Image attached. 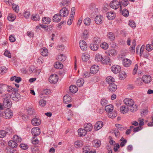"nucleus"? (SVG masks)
<instances>
[{
	"label": "nucleus",
	"instance_id": "obj_63",
	"mask_svg": "<svg viewBox=\"0 0 153 153\" xmlns=\"http://www.w3.org/2000/svg\"><path fill=\"white\" fill-rule=\"evenodd\" d=\"M31 18L33 21H39V16L38 15L36 14L33 16Z\"/></svg>",
	"mask_w": 153,
	"mask_h": 153
},
{
	"label": "nucleus",
	"instance_id": "obj_24",
	"mask_svg": "<svg viewBox=\"0 0 153 153\" xmlns=\"http://www.w3.org/2000/svg\"><path fill=\"white\" fill-rule=\"evenodd\" d=\"M107 37L110 41H113L115 38V34L112 32H108L107 34Z\"/></svg>",
	"mask_w": 153,
	"mask_h": 153
},
{
	"label": "nucleus",
	"instance_id": "obj_9",
	"mask_svg": "<svg viewBox=\"0 0 153 153\" xmlns=\"http://www.w3.org/2000/svg\"><path fill=\"white\" fill-rule=\"evenodd\" d=\"M112 71L115 74L121 71V67L118 65H113L111 68Z\"/></svg>",
	"mask_w": 153,
	"mask_h": 153
},
{
	"label": "nucleus",
	"instance_id": "obj_51",
	"mask_svg": "<svg viewBox=\"0 0 153 153\" xmlns=\"http://www.w3.org/2000/svg\"><path fill=\"white\" fill-rule=\"evenodd\" d=\"M84 22L86 25H88L90 24L91 19L89 18H87L84 19Z\"/></svg>",
	"mask_w": 153,
	"mask_h": 153
},
{
	"label": "nucleus",
	"instance_id": "obj_19",
	"mask_svg": "<svg viewBox=\"0 0 153 153\" xmlns=\"http://www.w3.org/2000/svg\"><path fill=\"white\" fill-rule=\"evenodd\" d=\"M83 142L81 140H77L74 143V146L77 148L81 147L83 145Z\"/></svg>",
	"mask_w": 153,
	"mask_h": 153
},
{
	"label": "nucleus",
	"instance_id": "obj_7",
	"mask_svg": "<svg viewBox=\"0 0 153 153\" xmlns=\"http://www.w3.org/2000/svg\"><path fill=\"white\" fill-rule=\"evenodd\" d=\"M68 11L66 7L62 8L60 11L59 14L61 17H66L68 15Z\"/></svg>",
	"mask_w": 153,
	"mask_h": 153
},
{
	"label": "nucleus",
	"instance_id": "obj_21",
	"mask_svg": "<svg viewBox=\"0 0 153 153\" xmlns=\"http://www.w3.org/2000/svg\"><path fill=\"white\" fill-rule=\"evenodd\" d=\"M78 135L80 137L85 136L87 134V132L84 129L79 128L78 130Z\"/></svg>",
	"mask_w": 153,
	"mask_h": 153
},
{
	"label": "nucleus",
	"instance_id": "obj_54",
	"mask_svg": "<svg viewBox=\"0 0 153 153\" xmlns=\"http://www.w3.org/2000/svg\"><path fill=\"white\" fill-rule=\"evenodd\" d=\"M153 49V46L150 44H147L146 46V49L148 51H151Z\"/></svg>",
	"mask_w": 153,
	"mask_h": 153
},
{
	"label": "nucleus",
	"instance_id": "obj_2",
	"mask_svg": "<svg viewBox=\"0 0 153 153\" xmlns=\"http://www.w3.org/2000/svg\"><path fill=\"white\" fill-rule=\"evenodd\" d=\"M3 102V106L5 108H9L11 106L12 103L10 98H8V96H7V94L4 97Z\"/></svg>",
	"mask_w": 153,
	"mask_h": 153
},
{
	"label": "nucleus",
	"instance_id": "obj_34",
	"mask_svg": "<svg viewBox=\"0 0 153 153\" xmlns=\"http://www.w3.org/2000/svg\"><path fill=\"white\" fill-rule=\"evenodd\" d=\"M51 19L48 17H44L42 18V22L44 24H49L51 22Z\"/></svg>",
	"mask_w": 153,
	"mask_h": 153
},
{
	"label": "nucleus",
	"instance_id": "obj_37",
	"mask_svg": "<svg viewBox=\"0 0 153 153\" xmlns=\"http://www.w3.org/2000/svg\"><path fill=\"white\" fill-rule=\"evenodd\" d=\"M103 57L101 55L97 53L95 56V60L97 62H102Z\"/></svg>",
	"mask_w": 153,
	"mask_h": 153
},
{
	"label": "nucleus",
	"instance_id": "obj_26",
	"mask_svg": "<svg viewBox=\"0 0 153 153\" xmlns=\"http://www.w3.org/2000/svg\"><path fill=\"white\" fill-rule=\"evenodd\" d=\"M114 78L111 76H108L106 78V82L109 85L114 83Z\"/></svg>",
	"mask_w": 153,
	"mask_h": 153
},
{
	"label": "nucleus",
	"instance_id": "obj_48",
	"mask_svg": "<svg viewBox=\"0 0 153 153\" xmlns=\"http://www.w3.org/2000/svg\"><path fill=\"white\" fill-rule=\"evenodd\" d=\"M100 46L103 49L106 50L108 48V45L106 42H104L100 45Z\"/></svg>",
	"mask_w": 153,
	"mask_h": 153
},
{
	"label": "nucleus",
	"instance_id": "obj_3",
	"mask_svg": "<svg viewBox=\"0 0 153 153\" xmlns=\"http://www.w3.org/2000/svg\"><path fill=\"white\" fill-rule=\"evenodd\" d=\"M17 91V90L15 91L14 93H12L10 95L7 94V96H8L9 98H11L13 100L15 101H18L20 98L21 96L19 94L16 92Z\"/></svg>",
	"mask_w": 153,
	"mask_h": 153
},
{
	"label": "nucleus",
	"instance_id": "obj_40",
	"mask_svg": "<svg viewBox=\"0 0 153 153\" xmlns=\"http://www.w3.org/2000/svg\"><path fill=\"white\" fill-rule=\"evenodd\" d=\"M48 51L47 49L43 48L41 50V54L43 56H46L48 55Z\"/></svg>",
	"mask_w": 153,
	"mask_h": 153
},
{
	"label": "nucleus",
	"instance_id": "obj_52",
	"mask_svg": "<svg viewBox=\"0 0 153 153\" xmlns=\"http://www.w3.org/2000/svg\"><path fill=\"white\" fill-rule=\"evenodd\" d=\"M27 112H28V114L29 115H32L33 114L34 112L32 110V108L31 107H28L27 109Z\"/></svg>",
	"mask_w": 153,
	"mask_h": 153
},
{
	"label": "nucleus",
	"instance_id": "obj_14",
	"mask_svg": "<svg viewBox=\"0 0 153 153\" xmlns=\"http://www.w3.org/2000/svg\"><path fill=\"white\" fill-rule=\"evenodd\" d=\"M84 129L87 131H90L92 130L93 128V126L90 123H87L84 124Z\"/></svg>",
	"mask_w": 153,
	"mask_h": 153
},
{
	"label": "nucleus",
	"instance_id": "obj_42",
	"mask_svg": "<svg viewBox=\"0 0 153 153\" xmlns=\"http://www.w3.org/2000/svg\"><path fill=\"white\" fill-rule=\"evenodd\" d=\"M101 41V39L100 38L98 37H95L94 38L93 42L94 43L99 45Z\"/></svg>",
	"mask_w": 153,
	"mask_h": 153
},
{
	"label": "nucleus",
	"instance_id": "obj_36",
	"mask_svg": "<svg viewBox=\"0 0 153 153\" xmlns=\"http://www.w3.org/2000/svg\"><path fill=\"white\" fill-rule=\"evenodd\" d=\"M117 51L114 49L109 50L108 51V55L110 56H115L117 54Z\"/></svg>",
	"mask_w": 153,
	"mask_h": 153
},
{
	"label": "nucleus",
	"instance_id": "obj_10",
	"mask_svg": "<svg viewBox=\"0 0 153 153\" xmlns=\"http://www.w3.org/2000/svg\"><path fill=\"white\" fill-rule=\"evenodd\" d=\"M99 70V67L98 65H94L90 68V73L92 74H95Z\"/></svg>",
	"mask_w": 153,
	"mask_h": 153
},
{
	"label": "nucleus",
	"instance_id": "obj_46",
	"mask_svg": "<svg viewBox=\"0 0 153 153\" xmlns=\"http://www.w3.org/2000/svg\"><path fill=\"white\" fill-rule=\"evenodd\" d=\"M13 140L17 142V143H19L22 141V139L17 135H14L13 137Z\"/></svg>",
	"mask_w": 153,
	"mask_h": 153
},
{
	"label": "nucleus",
	"instance_id": "obj_61",
	"mask_svg": "<svg viewBox=\"0 0 153 153\" xmlns=\"http://www.w3.org/2000/svg\"><path fill=\"white\" fill-rule=\"evenodd\" d=\"M38 140L35 137H33L32 140V143L34 144H36L39 143Z\"/></svg>",
	"mask_w": 153,
	"mask_h": 153
},
{
	"label": "nucleus",
	"instance_id": "obj_11",
	"mask_svg": "<svg viewBox=\"0 0 153 153\" xmlns=\"http://www.w3.org/2000/svg\"><path fill=\"white\" fill-rule=\"evenodd\" d=\"M79 46L82 50L86 51L87 48V45L86 42L83 40H81L79 43Z\"/></svg>",
	"mask_w": 153,
	"mask_h": 153
},
{
	"label": "nucleus",
	"instance_id": "obj_49",
	"mask_svg": "<svg viewBox=\"0 0 153 153\" xmlns=\"http://www.w3.org/2000/svg\"><path fill=\"white\" fill-rule=\"evenodd\" d=\"M122 14L124 16L127 17L129 15L128 10L126 9H124L122 11Z\"/></svg>",
	"mask_w": 153,
	"mask_h": 153
},
{
	"label": "nucleus",
	"instance_id": "obj_18",
	"mask_svg": "<svg viewBox=\"0 0 153 153\" xmlns=\"http://www.w3.org/2000/svg\"><path fill=\"white\" fill-rule=\"evenodd\" d=\"M62 19V17L59 14H55L53 18V21L56 22H59Z\"/></svg>",
	"mask_w": 153,
	"mask_h": 153
},
{
	"label": "nucleus",
	"instance_id": "obj_58",
	"mask_svg": "<svg viewBox=\"0 0 153 153\" xmlns=\"http://www.w3.org/2000/svg\"><path fill=\"white\" fill-rule=\"evenodd\" d=\"M39 103L40 106L44 107L46 104V101L44 100H41L39 101Z\"/></svg>",
	"mask_w": 153,
	"mask_h": 153
},
{
	"label": "nucleus",
	"instance_id": "obj_30",
	"mask_svg": "<svg viewBox=\"0 0 153 153\" xmlns=\"http://www.w3.org/2000/svg\"><path fill=\"white\" fill-rule=\"evenodd\" d=\"M89 8L90 11H93V10H94V11H93L94 14H95L98 11V9L97 8L95 7V5L94 4H91L90 5Z\"/></svg>",
	"mask_w": 153,
	"mask_h": 153
},
{
	"label": "nucleus",
	"instance_id": "obj_5",
	"mask_svg": "<svg viewBox=\"0 0 153 153\" xmlns=\"http://www.w3.org/2000/svg\"><path fill=\"white\" fill-rule=\"evenodd\" d=\"M58 76L56 74H53L49 78V82L52 84H55L58 81Z\"/></svg>",
	"mask_w": 153,
	"mask_h": 153
},
{
	"label": "nucleus",
	"instance_id": "obj_39",
	"mask_svg": "<svg viewBox=\"0 0 153 153\" xmlns=\"http://www.w3.org/2000/svg\"><path fill=\"white\" fill-rule=\"evenodd\" d=\"M110 61L109 58L108 56H105L104 58H102V60L101 62L104 64H107Z\"/></svg>",
	"mask_w": 153,
	"mask_h": 153
},
{
	"label": "nucleus",
	"instance_id": "obj_15",
	"mask_svg": "<svg viewBox=\"0 0 153 153\" xmlns=\"http://www.w3.org/2000/svg\"><path fill=\"white\" fill-rule=\"evenodd\" d=\"M103 18L101 15L97 16L95 19V21L96 23L97 24H100L102 23Z\"/></svg>",
	"mask_w": 153,
	"mask_h": 153
},
{
	"label": "nucleus",
	"instance_id": "obj_28",
	"mask_svg": "<svg viewBox=\"0 0 153 153\" xmlns=\"http://www.w3.org/2000/svg\"><path fill=\"white\" fill-rule=\"evenodd\" d=\"M99 47V45L93 43H91L90 46L91 49L92 51H96L97 50Z\"/></svg>",
	"mask_w": 153,
	"mask_h": 153
},
{
	"label": "nucleus",
	"instance_id": "obj_35",
	"mask_svg": "<svg viewBox=\"0 0 153 153\" xmlns=\"http://www.w3.org/2000/svg\"><path fill=\"white\" fill-rule=\"evenodd\" d=\"M16 19V16L15 15L12 13H10L8 15L7 19L9 21H13Z\"/></svg>",
	"mask_w": 153,
	"mask_h": 153
},
{
	"label": "nucleus",
	"instance_id": "obj_57",
	"mask_svg": "<svg viewBox=\"0 0 153 153\" xmlns=\"http://www.w3.org/2000/svg\"><path fill=\"white\" fill-rule=\"evenodd\" d=\"M6 132L5 131L1 130L0 131V138H3L5 137L6 134Z\"/></svg>",
	"mask_w": 153,
	"mask_h": 153
},
{
	"label": "nucleus",
	"instance_id": "obj_29",
	"mask_svg": "<svg viewBox=\"0 0 153 153\" xmlns=\"http://www.w3.org/2000/svg\"><path fill=\"white\" fill-rule=\"evenodd\" d=\"M57 59L59 61L63 62L65 60L66 57L63 54H60L58 56Z\"/></svg>",
	"mask_w": 153,
	"mask_h": 153
},
{
	"label": "nucleus",
	"instance_id": "obj_32",
	"mask_svg": "<svg viewBox=\"0 0 153 153\" xmlns=\"http://www.w3.org/2000/svg\"><path fill=\"white\" fill-rule=\"evenodd\" d=\"M114 108L113 106L112 105H106L105 107V110L108 113L112 112Z\"/></svg>",
	"mask_w": 153,
	"mask_h": 153
},
{
	"label": "nucleus",
	"instance_id": "obj_12",
	"mask_svg": "<svg viewBox=\"0 0 153 153\" xmlns=\"http://www.w3.org/2000/svg\"><path fill=\"white\" fill-rule=\"evenodd\" d=\"M142 79L145 83L148 84L150 82L151 80V77L150 75H143Z\"/></svg>",
	"mask_w": 153,
	"mask_h": 153
},
{
	"label": "nucleus",
	"instance_id": "obj_41",
	"mask_svg": "<svg viewBox=\"0 0 153 153\" xmlns=\"http://www.w3.org/2000/svg\"><path fill=\"white\" fill-rule=\"evenodd\" d=\"M84 83L83 79L82 78L78 79L76 81L77 85L79 87L82 86Z\"/></svg>",
	"mask_w": 153,
	"mask_h": 153
},
{
	"label": "nucleus",
	"instance_id": "obj_59",
	"mask_svg": "<svg viewBox=\"0 0 153 153\" xmlns=\"http://www.w3.org/2000/svg\"><path fill=\"white\" fill-rule=\"evenodd\" d=\"M91 147L88 146H86L83 148V152L85 153H88Z\"/></svg>",
	"mask_w": 153,
	"mask_h": 153
},
{
	"label": "nucleus",
	"instance_id": "obj_6",
	"mask_svg": "<svg viewBox=\"0 0 153 153\" xmlns=\"http://www.w3.org/2000/svg\"><path fill=\"white\" fill-rule=\"evenodd\" d=\"M124 102L126 105L130 107L133 105L134 103V100L130 98L125 99L124 100Z\"/></svg>",
	"mask_w": 153,
	"mask_h": 153
},
{
	"label": "nucleus",
	"instance_id": "obj_60",
	"mask_svg": "<svg viewBox=\"0 0 153 153\" xmlns=\"http://www.w3.org/2000/svg\"><path fill=\"white\" fill-rule=\"evenodd\" d=\"M128 24L132 27H136L135 23L134 21L132 20H131L129 21Z\"/></svg>",
	"mask_w": 153,
	"mask_h": 153
},
{
	"label": "nucleus",
	"instance_id": "obj_38",
	"mask_svg": "<svg viewBox=\"0 0 153 153\" xmlns=\"http://www.w3.org/2000/svg\"><path fill=\"white\" fill-rule=\"evenodd\" d=\"M117 115V113L115 111H114L113 112H111L108 113V116L109 117L111 118H113L116 117Z\"/></svg>",
	"mask_w": 153,
	"mask_h": 153
},
{
	"label": "nucleus",
	"instance_id": "obj_22",
	"mask_svg": "<svg viewBox=\"0 0 153 153\" xmlns=\"http://www.w3.org/2000/svg\"><path fill=\"white\" fill-rule=\"evenodd\" d=\"M63 102L65 104H68L71 101V98L68 95H66L63 97Z\"/></svg>",
	"mask_w": 153,
	"mask_h": 153
},
{
	"label": "nucleus",
	"instance_id": "obj_62",
	"mask_svg": "<svg viewBox=\"0 0 153 153\" xmlns=\"http://www.w3.org/2000/svg\"><path fill=\"white\" fill-rule=\"evenodd\" d=\"M143 127L141 126H139L134 128L133 130V131L134 132H136L141 130Z\"/></svg>",
	"mask_w": 153,
	"mask_h": 153
},
{
	"label": "nucleus",
	"instance_id": "obj_50",
	"mask_svg": "<svg viewBox=\"0 0 153 153\" xmlns=\"http://www.w3.org/2000/svg\"><path fill=\"white\" fill-rule=\"evenodd\" d=\"M136 41L134 39H133L132 41V46L130 47V48L132 51H133L134 52L135 51V48L136 45Z\"/></svg>",
	"mask_w": 153,
	"mask_h": 153
},
{
	"label": "nucleus",
	"instance_id": "obj_20",
	"mask_svg": "<svg viewBox=\"0 0 153 153\" xmlns=\"http://www.w3.org/2000/svg\"><path fill=\"white\" fill-rule=\"evenodd\" d=\"M108 88L109 91L111 92H114L117 89V86L114 83L109 85Z\"/></svg>",
	"mask_w": 153,
	"mask_h": 153
},
{
	"label": "nucleus",
	"instance_id": "obj_56",
	"mask_svg": "<svg viewBox=\"0 0 153 153\" xmlns=\"http://www.w3.org/2000/svg\"><path fill=\"white\" fill-rule=\"evenodd\" d=\"M12 8L13 10L16 13H18L19 11V7L16 5L13 4Z\"/></svg>",
	"mask_w": 153,
	"mask_h": 153
},
{
	"label": "nucleus",
	"instance_id": "obj_33",
	"mask_svg": "<svg viewBox=\"0 0 153 153\" xmlns=\"http://www.w3.org/2000/svg\"><path fill=\"white\" fill-rule=\"evenodd\" d=\"M70 91L72 93H75L78 91L77 88L75 85H72L69 87Z\"/></svg>",
	"mask_w": 153,
	"mask_h": 153
},
{
	"label": "nucleus",
	"instance_id": "obj_64",
	"mask_svg": "<svg viewBox=\"0 0 153 153\" xmlns=\"http://www.w3.org/2000/svg\"><path fill=\"white\" fill-rule=\"evenodd\" d=\"M51 92V91L49 89H46L43 90L42 94H49Z\"/></svg>",
	"mask_w": 153,
	"mask_h": 153
},
{
	"label": "nucleus",
	"instance_id": "obj_17",
	"mask_svg": "<svg viewBox=\"0 0 153 153\" xmlns=\"http://www.w3.org/2000/svg\"><path fill=\"white\" fill-rule=\"evenodd\" d=\"M107 16L109 19L112 20L115 18L116 15L114 12L111 11L107 13Z\"/></svg>",
	"mask_w": 153,
	"mask_h": 153
},
{
	"label": "nucleus",
	"instance_id": "obj_31",
	"mask_svg": "<svg viewBox=\"0 0 153 153\" xmlns=\"http://www.w3.org/2000/svg\"><path fill=\"white\" fill-rule=\"evenodd\" d=\"M90 57V55L87 53H83L82 58L83 61L86 62L88 61Z\"/></svg>",
	"mask_w": 153,
	"mask_h": 153
},
{
	"label": "nucleus",
	"instance_id": "obj_25",
	"mask_svg": "<svg viewBox=\"0 0 153 153\" xmlns=\"http://www.w3.org/2000/svg\"><path fill=\"white\" fill-rule=\"evenodd\" d=\"M31 123L34 126H38L40 124V120L38 118H34L32 119Z\"/></svg>",
	"mask_w": 153,
	"mask_h": 153
},
{
	"label": "nucleus",
	"instance_id": "obj_53",
	"mask_svg": "<svg viewBox=\"0 0 153 153\" xmlns=\"http://www.w3.org/2000/svg\"><path fill=\"white\" fill-rule=\"evenodd\" d=\"M120 2V4L123 6L125 7L128 5L129 1L128 0H122Z\"/></svg>",
	"mask_w": 153,
	"mask_h": 153
},
{
	"label": "nucleus",
	"instance_id": "obj_55",
	"mask_svg": "<svg viewBox=\"0 0 153 153\" xmlns=\"http://www.w3.org/2000/svg\"><path fill=\"white\" fill-rule=\"evenodd\" d=\"M137 105H133L132 106H131L130 108V110L131 112H134L135 111H136L137 109Z\"/></svg>",
	"mask_w": 153,
	"mask_h": 153
},
{
	"label": "nucleus",
	"instance_id": "obj_1",
	"mask_svg": "<svg viewBox=\"0 0 153 153\" xmlns=\"http://www.w3.org/2000/svg\"><path fill=\"white\" fill-rule=\"evenodd\" d=\"M13 115L12 111L9 108H7L4 112L0 111V117H2L5 119L11 118Z\"/></svg>",
	"mask_w": 153,
	"mask_h": 153
},
{
	"label": "nucleus",
	"instance_id": "obj_16",
	"mask_svg": "<svg viewBox=\"0 0 153 153\" xmlns=\"http://www.w3.org/2000/svg\"><path fill=\"white\" fill-rule=\"evenodd\" d=\"M103 126V123L101 121L97 122L95 124L94 128L96 130H98L100 129Z\"/></svg>",
	"mask_w": 153,
	"mask_h": 153
},
{
	"label": "nucleus",
	"instance_id": "obj_27",
	"mask_svg": "<svg viewBox=\"0 0 153 153\" xmlns=\"http://www.w3.org/2000/svg\"><path fill=\"white\" fill-rule=\"evenodd\" d=\"M129 109L127 106L125 105L122 106L120 107V111L123 114H125L128 112Z\"/></svg>",
	"mask_w": 153,
	"mask_h": 153
},
{
	"label": "nucleus",
	"instance_id": "obj_44",
	"mask_svg": "<svg viewBox=\"0 0 153 153\" xmlns=\"http://www.w3.org/2000/svg\"><path fill=\"white\" fill-rule=\"evenodd\" d=\"M88 33L89 32L87 29L83 31L82 34V37L83 38L85 39H87L88 37Z\"/></svg>",
	"mask_w": 153,
	"mask_h": 153
},
{
	"label": "nucleus",
	"instance_id": "obj_23",
	"mask_svg": "<svg viewBox=\"0 0 153 153\" xmlns=\"http://www.w3.org/2000/svg\"><path fill=\"white\" fill-rule=\"evenodd\" d=\"M8 145L12 148H15L17 147L18 143L13 140H10L9 141Z\"/></svg>",
	"mask_w": 153,
	"mask_h": 153
},
{
	"label": "nucleus",
	"instance_id": "obj_8",
	"mask_svg": "<svg viewBox=\"0 0 153 153\" xmlns=\"http://www.w3.org/2000/svg\"><path fill=\"white\" fill-rule=\"evenodd\" d=\"M41 131L39 128L38 127L33 128L31 130V133L34 137H36L39 135Z\"/></svg>",
	"mask_w": 153,
	"mask_h": 153
},
{
	"label": "nucleus",
	"instance_id": "obj_4",
	"mask_svg": "<svg viewBox=\"0 0 153 153\" xmlns=\"http://www.w3.org/2000/svg\"><path fill=\"white\" fill-rule=\"evenodd\" d=\"M120 2L117 0H113L110 3L109 5L111 8L116 10L119 7L121 8Z\"/></svg>",
	"mask_w": 153,
	"mask_h": 153
},
{
	"label": "nucleus",
	"instance_id": "obj_13",
	"mask_svg": "<svg viewBox=\"0 0 153 153\" xmlns=\"http://www.w3.org/2000/svg\"><path fill=\"white\" fill-rule=\"evenodd\" d=\"M122 63L124 66L128 67L131 65V61L128 59H123L122 60Z\"/></svg>",
	"mask_w": 153,
	"mask_h": 153
},
{
	"label": "nucleus",
	"instance_id": "obj_47",
	"mask_svg": "<svg viewBox=\"0 0 153 153\" xmlns=\"http://www.w3.org/2000/svg\"><path fill=\"white\" fill-rule=\"evenodd\" d=\"M6 133H8L9 134H12L14 133L13 130L10 127H8L6 129Z\"/></svg>",
	"mask_w": 153,
	"mask_h": 153
},
{
	"label": "nucleus",
	"instance_id": "obj_45",
	"mask_svg": "<svg viewBox=\"0 0 153 153\" xmlns=\"http://www.w3.org/2000/svg\"><path fill=\"white\" fill-rule=\"evenodd\" d=\"M101 144L100 141L98 140H95L94 141V147L98 148L100 147Z\"/></svg>",
	"mask_w": 153,
	"mask_h": 153
},
{
	"label": "nucleus",
	"instance_id": "obj_43",
	"mask_svg": "<svg viewBox=\"0 0 153 153\" xmlns=\"http://www.w3.org/2000/svg\"><path fill=\"white\" fill-rule=\"evenodd\" d=\"M55 68L57 69H61L63 67L62 64L59 62H56L54 65Z\"/></svg>",
	"mask_w": 153,
	"mask_h": 153
}]
</instances>
